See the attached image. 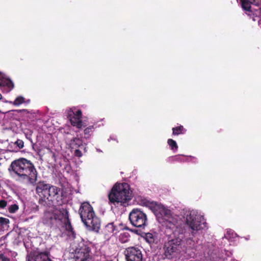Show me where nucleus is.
<instances>
[{
  "label": "nucleus",
  "instance_id": "f03ea898",
  "mask_svg": "<svg viewBox=\"0 0 261 261\" xmlns=\"http://www.w3.org/2000/svg\"><path fill=\"white\" fill-rule=\"evenodd\" d=\"M108 198L109 202L115 205L127 204L132 198L129 185L125 182L116 184L111 190Z\"/></svg>",
  "mask_w": 261,
  "mask_h": 261
},
{
  "label": "nucleus",
  "instance_id": "f257e3e1",
  "mask_svg": "<svg viewBox=\"0 0 261 261\" xmlns=\"http://www.w3.org/2000/svg\"><path fill=\"white\" fill-rule=\"evenodd\" d=\"M9 170H11L20 180L27 181L31 185L37 181L38 172L34 164L25 158H20L13 161Z\"/></svg>",
  "mask_w": 261,
  "mask_h": 261
},
{
  "label": "nucleus",
  "instance_id": "412c9836",
  "mask_svg": "<svg viewBox=\"0 0 261 261\" xmlns=\"http://www.w3.org/2000/svg\"><path fill=\"white\" fill-rule=\"evenodd\" d=\"M24 102V98L21 96H18L13 102V104L15 106H19Z\"/></svg>",
  "mask_w": 261,
  "mask_h": 261
},
{
  "label": "nucleus",
  "instance_id": "f3484780",
  "mask_svg": "<svg viewBox=\"0 0 261 261\" xmlns=\"http://www.w3.org/2000/svg\"><path fill=\"white\" fill-rule=\"evenodd\" d=\"M130 234L128 232H122L118 237L119 241L122 243H125L129 241Z\"/></svg>",
  "mask_w": 261,
  "mask_h": 261
},
{
  "label": "nucleus",
  "instance_id": "39448f33",
  "mask_svg": "<svg viewBox=\"0 0 261 261\" xmlns=\"http://www.w3.org/2000/svg\"><path fill=\"white\" fill-rule=\"evenodd\" d=\"M183 234L177 238L169 241L165 245V255L167 258L171 259L179 253L181 248Z\"/></svg>",
  "mask_w": 261,
  "mask_h": 261
},
{
  "label": "nucleus",
  "instance_id": "a211bd4d",
  "mask_svg": "<svg viewBox=\"0 0 261 261\" xmlns=\"http://www.w3.org/2000/svg\"><path fill=\"white\" fill-rule=\"evenodd\" d=\"M184 161V156L181 155H176L169 158V162L171 163L182 162Z\"/></svg>",
  "mask_w": 261,
  "mask_h": 261
},
{
  "label": "nucleus",
  "instance_id": "cd10ccee",
  "mask_svg": "<svg viewBox=\"0 0 261 261\" xmlns=\"http://www.w3.org/2000/svg\"><path fill=\"white\" fill-rule=\"evenodd\" d=\"M7 205V202L5 200H0V208H5Z\"/></svg>",
  "mask_w": 261,
  "mask_h": 261
},
{
  "label": "nucleus",
  "instance_id": "ddd939ff",
  "mask_svg": "<svg viewBox=\"0 0 261 261\" xmlns=\"http://www.w3.org/2000/svg\"><path fill=\"white\" fill-rule=\"evenodd\" d=\"M0 86L6 87L8 88V92H10L14 86L11 80L6 78L4 74L0 72Z\"/></svg>",
  "mask_w": 261,
  "mask_h": 261
},
{
  "label": "nucleus",
  "instance_id": "5701e85b",
  "mask_svg": "<svg viewBox=\"0 0 261 261\" xmlns=\"http://www.w3.org/2000/svg\"><path fill=\"white\" fill-rule=\"evenodd\" d=\"M19 208L18 205L16 204L11 205L9 208L8 211L10 213H15Z\"/></svg>",
  "mask_w": 261,
  "mask_h": 261
},
{
  "label": "nucleus",
  "instance_id": "393cba45",
  "mask_svg": "<svg viewBox=\"0 0 261 261\" xmlns=\"http://www.w3.org/2000/svg\"><path fill=\"white\" fill-rule=\"evenodd\" d=\"M146 240L149 243H151L154 242V238L151 233H148L146 235Z\"/></svg>",
  "mask_w": 261,
  "mask_h": 261
},
{
  "label": "nucleus",
  "instance_id": "7c9ffc66",
  "mask_svg": "<svg viewBox=\"0 0 261 261\" xmlns=\"http://www.w3.org/2000/svg\"><path fill=\"white\" fill-rule=\"evenodd\" d=\"M16 111L18 113H23L24 114H28L29 113V112L27 110H25V109L18 110H16Z\"/></svg>",
  "mask_w": 261,
  "mask_h": 261
},
{
  "label": "nucleus",
  "instance_id": "b1692460",
  "mask_svg": "<svg viewBox=\"0 0 261 261\" xmlns=\"http://www.w3.org/2000/svg\"><path fill=\"white\" fill-rule=\"evenodd\" d=\"M9 220L4 217H0V225L2 226L7 225L9 223Z\"/></svg>",
  "mask_w": 261,
  "mask_h": 261
},
{
  "label": "nucleus",
  "instance_id": "2f4dec72",
  "mask_svg": "<svg viewBox=\"0 0 261 261\" xmlns=\"http://www.w3.org/2000/svg\"><path fill=\"white\" fill-rule=\"evenodd\" d=\"M3 98L2 95L0 93V100H1Z\"/></svg>",
  "mask_w": 261,
  "mask_h": 261
},
{
  "label": "nucleus",
  "instance_id": "dca6fc26",
  "mask_svg": "<svg viewBox=\"0 0 261 261\" xmlns=\"http://www.w3.org/2000/svg\"><path fill=\"white\" fill-rule=\"evenodd\" d=\"M172 135H179L181 134H185L187 131L182 125H179L177 127L172 128Z\"/></svg>",
  "mask_w": 261,
  "mask_h": 261
},
{
  "label": "nucleus",
  "instance_id": "20e7f679",
  "mask_svg": "<svg viewBox=\"0 0 261 261\" xmlns=\"http://www.w3.org/2000/svg\"><path fill=\"white\" fill-rule=\"evenodd\" d=\"M49 214V213H46V216ZM51 220L54 219L59 220L64 223L65 229L68 232V235L71 236L72 238H75V233L73 230V228L71 225V222L69 218V213L66 208L60 207L59 208H55L53 213V216L48 217Z\"/></svg>",
  "mask_w": 261,
  "mask_h": 261
},
{
  "label": "nucleus",
  "instance_id": "4468645a",
  "mask_svg": "<svg viewBox=\"0 0 261 261\" xmlns=\"http://www.w3.org/2000/svg\"><path fill=\"white\" fill-rule=\"evenodd\" d=\"M83 146V140L79 138H73L69 142V146L71 149H76Z\"/></svg>",
  "mask_w": 261,
  "mask_h": 261
},
{
  "label": "nucleus",
  "instance_id": "72a5a7b5",
  "mask_svg": "<svg viewBox=\"0 0 261 261\" xmlns=\"http://www.w3.org/2000/svg\"><path fill=\"white\" fill-rule=\"evenodd\" d=\"M79 261H86V260L80 259Z\"/></svg>",
  "mask_w": 261,
  "mask_h": 261
},
{
  "label": "nucleus",
  "instance_id": "2eb2a0df",
  "mask_svg": "<svg viewBox=\"0 0 261 261\" xmlns=\"http://www.w3.org/2000/svg\"><path fill=\"white\" fill-rule=\"evenodd\" d=\"M255 2V0H240L242 8L247 12H251V5Z\"/></svg>",
  "mask_w": 261,
  "mask_h": 261
},
{
  "label": "nucleus",
  "instance_id": "423d86ee",
  "mask_svg": "<svg viewBox=\"0 0 261 261\" xmlns=\"http://www.w3.org/2000/svg\"><path fill=\"white\" fill-rule=\"evenodd\" d=\"M186 223L191 229L193 236L198 231L205 228L206 225V223L203 221V218L201 216L192 212L187 216Z\"/></svg>",
  "mask_w": 261,
  "mask_h": 261
},
{
  "label": "nucleus",
  "instance_id": "1a4fd4ad",
  "mask_svg": "<svg viewBox=\"0 0 261 261\" xmlns=\"http://www.w3.org/2000/svg\"><path fill=\"white\" fill-rule=\"evenodd\" d=\"M45 198L49 202L47 205L48 206L60 205L63 203V195L61 189L55 186H50Z\"/></svg>",
  "mask_w": 261,
  "mask_h": 261
},
{
  "label": "nucleus",
  "instance_id": "7ed1b4c3",
  "mask_svg": "<svg viewBox=\"0 0 261 261\" xmlns=\"http://www.w3.org/2000/svg\"><path fill=\"white\" fill-rule=\"evenodd\" d=\"M79 214L83 222L89 229L98 232L100 227V220L96 216L92 206L88 202L82 203Z\"/></svg>",
  "mask_w": 261,
  "mask_h": 261
},
{
  "label": "nucleus",
  "instance_id": "c756f323",
  "mask_svg": "<svg viewBox=\"0 0 261 261\" xmlns=\"http://www.w3.org/2000/svg\"><path fill=\"white\" fill-rule=\"evenodd\" d=\"M39 203L40 204H41V205H43L44 206H45L46 204H47L46 203V201H45V199H43L42 198H40L39 200Z\"/></svg>",
  "mask_w": 261,
  "mask_h": 261
},
{
  "label": "nucleus",
  "instance_id": "9d476101",
  "mask_svg": "<svg viewBox=\"0 0 261 261\" xmlns=\"http://www.w3.org/2000/svg\"><path fill=\"white\" fill-rule=\"evenodd\" d=\"M126 261H142L143 254L139 247H129L124 251Z\"/></svg>",
  "mask_w": 261,
  "mask_h": 261
},
{
  "label": "nucleus",
  "instance_id": "6ab92c4d",
  "mask_svg": "<svg viewBox=\"0 0 261 261\" xmlns=\"http://www.w3.org/2000/svg\"><path fill=\"white\" fill-rule=\"evenodd\" d=\"M167 143L170 146V149L173 151L175 152L178 149V145L175 141L172 139H169L167 141Z\"/></svg>",
  "mask_w": 261,
  "mask_h": 261
},
{
  "label": "nucleus",
  "instance_id": "0eeeda50",
  "mask_svg": "<svg viewBox=\"0 0 261 261\" xmlns=\"http://www.w3.org/2000/svg\"><path fill=\"white\" fill-rule=\"evenodd\" d=\"M129 220L135 227L144 228L147 224L146 214L139 208H134L129 213Z\"/></svg>",
  "mask_w": 261,
  "mask_h": 261
},
{
  "label": "nucleus",
  "instance_id": "6e6552de",
  "mask_svg": "<svg viewBox=\"0 0 261 261\" xmlns=\"http://www.w3.org/2000/svg\"><path fill=\"white\" fill-rule=\"evenodd\" d=\"M91 248L90 244L83 241L79 243L75 249L73 258L75 261H79L80 259L87 260L91 258Z\"/></svg>",
  "mask_w": 261,
  "mask_h": 261
},
{
  "label": "nucleus",
  "instance_id": "473e14b6",
  "mask_svg": "<svg viewBox=\"0 0 261 261\" xmlns=\"http://www.w3.org/2000/svg\"><path fill=\"white\" fill-rule=\"evenodd\" d=\"M125 229L127 230H130L127 227H125Z\"/></svg>",
  "mask_w": 261,
  "mask_h": 261
},
{
  "label": "nucleus",
  "instance_id": "c85d7f7f",
  "mask_svg": "<svg viewBox=\"0 0 261 261\" xmlns=\"http://www.w3.org/2000/svg\"><path fill=\"white\" fill-rule=\"evenodd\" d=\"M0 259L2 260V261H10V259L5 256L3 254L0 255Z\"/></svg>",
  "mask_w": 261,
  "mask_h": 261
},
{
  "label": "nucleus",
  "instance_id": "f8f14e48",
  "mask_svg": "<svg viewBox=\"0 0 261 261\" xmlns=\"http://www.w3.org/2000/svg\"><path fill=\"white\" fill-rule=\"evenodd\" d=\"M50 186L44 181H39L36 184V192L40 196L45 198Z\"/></svg>",
  "mask_w": 261,
  "mask_h": 261
},
{
  "label": "nucleus",
  "instance_id": "4be33fe9",
  "mask_svg": "<svg viewBox=\"0 0 261 261\" xmlns=\"http://www.w3.org/2000/svg\"><path fill=\"white\" fill-rule=\"evenodd\" d=\"M106 229L109 233H113L115 229V227L113 223H109L106 225Z\"/></svg>",
  "mask_w": 261,
  "mask_h": 261
},
{
  "label": "nucleus",
  "instance_id": "9b49d317",
  "mask_svg": "<svg viewBox=\"0 0 261 261\" xmlns=\"http://www.w3.org/2000/svg\"><path fill=\"white\" fill-rule=\"evenodd\" d=\"M67 116L72 126H75L77 128H81L83 126L82 120V112L81 110H78L74 112L71 108L68 110Z\"/></svg>",
  "mask_w": 261,
  "mask_h": 261
},
{
  "label": "nucleus",
  "instance_id": "a878e982",
  "mask_svg": "<svg viewBox=\"0 0 261 261\" xmlns=\"http://www.w3.org/2000/svg\"><path fill=\"white\" fill-rule=\"evenodd\" d=\"M15 144L19 148H22L24 146L23 142L21 140H17L15 142Z\"/></svg>",
  "mask_w": 261,
  "mask_h": 261
},
{
  "label": "nucleus",
  "instance_id": "bb28decb",
  "mask_svg": "<svg viewBox=\"0 0 261 261\" xmlns=\"http://www.w3.org/2000/svg\"><path fill=\"white\" fill-rule=\"evenodd\" d=\"M74 154L75 156L80 158L82 156V153L78 148L75 149Z\"/></svg>",
  "mask_w": 261,
  "mask_h": 261
},
{
  "label": "nucleus",
  "instance_id": "aec40b11",
  "mask_svg": "<svg viewBox=\"0 0 261 261\" xmlns=\"http://www.w3.org/2000/svg\"><path fill=\"white\" fill-rule=\"evenodd\" d=\"M94 128L93 125L89 126L84 129V134L85 138H89L91 133L93 131Z\"/></svg>",
  "mask_w": 261,
  "mask_h": 261
}]
</instances>
